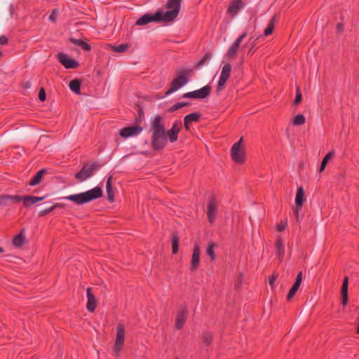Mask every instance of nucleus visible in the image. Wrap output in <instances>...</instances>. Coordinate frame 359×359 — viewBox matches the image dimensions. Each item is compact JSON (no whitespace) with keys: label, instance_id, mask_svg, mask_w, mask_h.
Returning <instances> with one entry per match:
<instances>
[{"label":"nucleus","instance_id":"nucleus-20","mask_svg":"<svg viewBox=\"0 0 359 359\" xmlns=\"http://www.w3.org/2000/svg\"><path fill=\"white\" fill-rule=\"evenodd\" d=\"M86 294L88 299L86 309L89 312H93L97 307V300L95 295L92 293L91 287L87 288Z\"/></svg>","mask_w":359,"mask_h":359},{"label":"nucleus","instance_id":"nucleus-41","mask_svg":"<svg viewBox=\"0 0 359 359\" xmlns=\"http://www.w3.org/2000/svg\"><path fill=\"white\" fill-rule=\"evenodd\" d=\"M287 222L280 221L277 225V230L280 232L283 231L285 229V228L287 227Z\"/></svg>","mask_w":359,"mask_h":359},{"label":"nucleus","instance_id":"nucleus-56","mask_svg":"<svg viewBox=\"0 0 359 359\" xmlns=\"http://www.w3.org/2000/svg\"><path fill=\"white\" fill-rule=\"evenodd\" d=\"M175 359H179L178 358H175Z\"/></svg>","mask_w":359,"mask_h":359},{"label":"nucleus","instance_id":"nucleus-25","mask_svg":"<svg viewBox=\"0 0 359 359\" xmlns=\"http://www.w3.org/2000/svg\"><path fill=\"white\" fill-rule=\"evenodd\" d=\"M24 230H22L20 233L16 235L13 239V244L18 248L21 247L25 242Z\"/></svg>","mask_w":359,"mask_h":359},{"label":"nucleus","instance_id":"nucleus-15","mask_svg":"<svg viewBox=\"0 0 359 359\" xmlns=\"http://www.w3.org/2000/svg\"><path fill=\"white\" fill-rule=\"evenodd\" d=\"M59 62L66 69H76L79 67V62L74 59L69 57L67 55L60 53L57 55Z\"/></svg>","mask_w":359,"mask_h":359},{"label":"nucleus","instance_id":"nucleus-38","mask_svg":"<svg viewBox=\"0 0 359 359\" xmlns=\"http://www.w3.org/2000/svg\"><path fill=\"white\" fill-rule=\"evenodd\" d=\"M129 46L128 43H121L118 46H114L113 50L116 53H123L125 52L128 48Z\"/></svg>","mask_w":359,"mask_h":359},{"label":"nucleus","instance_id":"nucleus-50","mask_svg":"<svg viewBox=\"0 0 359 359\" xmlns=\"http://www.w3.org/2000/svg\"><path fill=\"white\" fill-rule=\"evenodd\" d=\"M184 128L187 131H189L190 130V123L188 121H186V120L184 119Z\"/></svg>","mask_w":359,"mask_h":359},{"label":"nucleus","instance_id":"nucleus-55","mask_svg":"<svg viewBox=\"0 0 359 359\" xmlns=\"http://www.w3.org/2000/svg\"><path fill=\"white\" fill-rule=\"evenodd\" d=\"M1 56V52L0 51V57Z\"/></svg>","mask_w":359,"mask_h":359},{"label":"nucleus","instance_id":"nucleus-28","mask_svg":"<svg viewBox=\"0 0 359 359\" xmlns=\"http://www.w3.org/2000/svg\"><path fill=\"white\" fill-rule=\"evenodd\" d=\"M202 343L208 346H209L212 340V334L210 332L206 331L202 334L201 337Z\"/></svg>","mask_w":359,"mask_h":359},{"label":"nucleus","instance_id":"nucleus-34","mask_svg":"<svg viewBox=\"0 0 359 359\" xmlns=\"http://www.w3.org/2000/svg\"><path fill=\"white\" fill-rule=\"evenodd\" d=\"M300 285H298L297 283H294L292 287L290 288V291L287 293V299L290 300L297 293V290L299 288Z\"/></svg>","mask_w":359,"mask_h":359},{"label":"nucleus","instance_id":"nucleus-6","mask_svg":"<svg viewBox=\"0 0 359 359\" xmlns=\"http://www.w3.org/2000/svg\"><path fill=\"white\" fill-rule=\"evenodd\" d=\"M188 316V309L186 305H180L175 319V327L181 330L184 326Z\"/></svg>","mask_w":359,"mask_h":359},{"label":"nucleus","instance_id":"nucleus-12","mask_svg":"<svg viewBox=\"0 0 359 359\" xmlns=\"http://www.w3.org/2000/svg\"><path fill=\"white\" fill-rule=\"evenodd\" d=\"M95 169V164H86L81 170L76 173L75 178L80 182H83L93 175V172Z\"/></svg>","mask_w":359,"mask_h":359},{"label":"nucleus","instance_id":"nucleus-4","mask_svg":"<svg viewBox=\"0 0 359 359\" xmlns=\"http://www.w3.org/2000/svg\"><path fill=\"white\" fill-rule=\"evenodd\" d=\"M191 72V69H180L177 71L178 76L172 81L170 88L165 93V95H170L186 85L188 82L187 76Z\"/></svg>","mask_w":359,"mask_h":359},{"label":"nucleus","instance_id":"nucleus-43","mask_svg":"<svg viewBox=\"0 0 359 359\" xmlns=\"http://www.w3.org/2000/svg\"><path fill=\"white\" fill-rule=\"evenodd\" d=\"M83 50H86V51H89L91 50V46L90 44L84 42L83 41H82L81 45L79 46Z\"/></svg>","mask_w":359,"mask_h":359},{"label":"nucleus","instance_id":"nucleus-42","mask_svg":"<svg viewBox=\"0 0 359 359\" xmlns=\"http://www.w3.org/2000/svg\"><path fill=\"white\" fill-rule=\"evenodd\" d=\"M211 54L210 53H205L200 61V64H204L206 61H208L211 58Z\"/></svg>","mask_w":359,"mask_h":359},{"label":"nucleus","instance_id":"nucleus-22","mask_svg":"<svg viewBox=\"0 0 359 359\" xmlns=\"http://www.w3.org/2000/svg\"><path fill=\"white\" fill-rule=\"evenodd\" d=\"M348 278L345 276L341 286V303L345 306L348 302Z\"/></svg>","mask_w":359,"mask_h":359},{"label":"nucleus","instance_id":"nucleus-49","mask_svg":"<svg viewBox=\"0 0 359 359\" xmlns=\"http://www.w3.org/2000/svg\"><path fill=\"white\" fill-rule=\"evenodd\" d=\"M71 41L74 44L79 46L81 45V42H82V40H81V39H71Z\"/></svg>","mask_w":359,"mask_h":359},{"label":"nucleus","instance_id":"nucleus-24","mask_svg":"<svg viewBox=\"0 0 359 359\" xmlns=\"http://www.w3.org/2000/svg\"><path fill=\"white\" fill-rule=\"evenodd\" d=\"M276 250L278 254V258L282 260L285 254L284 245L281 241L280 237L278 238L276 241Z\"/></svg>","mask_w":359,"mask_h":359},{"label":"nucleus","instance_id":"nucleus-1","mask_svg":"<svg viewBox=\"0 0 359 359\" xmlns=\"http://www.w3.org/2000/svg\"><path fill=\"white\" fill-rule=\"evenodd\" d=\"M182 1V0H168L165 8L169 9L168 11L165 13L158 11L153 15L146 13L136 21V25H145L151 22H170L174 21L180 13Z\"/></svg>","mask_w":359,"mask_h":359},{"label":"nucleus","instance_id":"nucleus-5","mask_svg":"<svg viewBox=\"0 0 359 359\" xmlns=\"http://www.w3.org/2000/svg\"><path fill=\"white\" fill-rule=\"evenodd\" d=\"M125 340V326L123 323H119L116 326V335L114 347V351L116 355H119V353L122 349Z\"/></svg>","mask_w":359,"mask_h":359},{"label":"nucleus","instance_id":"nucleus-14","mask_svg":"<svg viewBox=\"0 0 359 359\" xmlns=\"http://www.w3.org/2000/svg\"><path fill=\"white\" fill-rule=\"evenodd\" d=\"M248 32H244L242 34H241L236 40L231 44V46L229 48L226 57L229 59H233L236 56L239 46L243 41V40L247 36Z\"/></svg>","mask_w":359,"mask_h":359},{"label":"nucleus","instance_id":"nucleus-23","mask_svg":"<svg viewBox=\"0 0 359 359\" xmlns=\"http://www.w3.org/2000/svg\"><path fill=\"white\" fill-rule=\"evenodd\" d=\"M46 172V169H41L39 170L35 175L30 180L29 184L30 186H35L39 184L41 181L43 175Z\"/></svg>","mask_w":359,"mask_h":359},{"label":"nucleus","instance_id":"nucleus-9","mask_svg":"<svg viewBox=\"0 0 359 359\" xmlns=\"http://www.w3.org/2000/svg\"><path fill=\"white\" fill-rule=\"evenodd\" d=\"M211 92V88L207 85L201 88V89L188 92L182 95L184 98H194V99H204L207 97Z\"/></svg>","mask_w":359,"mask_h":359},{"label":"nucleus","instance_id":"nucleus-47","mask_svg":"<svg viewBox=\"0 0 359 359\" xmlns=\"http://www.w3.org/2000/svg\"><path fill=\"white\" fill-rule=\"evenodd\" d=\"M278 278V276L273 274L269 280V283L270 285L273 286Z\"/></svg>","mask_w":359,"mask_h":359},{"label":"nucleus","instance_id":"nucleus-53","mask_svg":"<svg viewBox=\"0 0 359 359\" xmlns=\"http://www.w3.org/2000/svg\"><path fill=\"white\" fill-rule=\"evenodd\" d=\"M2 252H4V249L1 247H0V253H2Z\"/></svg>","mask_w":359,"mask_h":359},{"label":"nucleus","instance_id":"nucleus-16","mask_svg":"<svg viewBox=\"0 0 359 359\" xmlns=\"http://www.w3.org/2000/svg\"><path fill=\"white\" fill-rule=\"evenodd\" d=\"M244 4L242 0H232L229 2L227 13H229L232 18L237 15L239 11L244 8Z\"/></svg>","mask_w":359,"mask_h":359},{"label":"nucleus","instance_id":"nucleus-27","mask_svg":"<svg viewBox=\"0 0 359 359\" xmlns=\"http://www.w3.org/2000/svg\"><path fill=\"white\" fill-rule=\"evenodd\" d=\"M69 88L76 94L80 93L81 81L79 79H73L69 83Z\"/></svg>","mask_w":359,"mask_h":359},{"label":"nucleus","instance_id":"nucleus-30","mask_svg":"<svg viewBox=\"0 0 359 359\" xmlns=\"http://www.w3.org/2000/svg\"><path fill=\"white\" fill-rule=\"evenodd\" d=\"M201 114L200 113L194 112L185 116L184 119L186 120V121H188L189 123H191V122H197L201 118Z\"/></svg>","mask_w":359,"mask_h":359},{"label":"nucleus","instance_id":"nucleus-8","mask_svg":"<svg viewBox=\"0 0 359 359\" xmlns=\"http://www.w3.org/2000/svg\"><path fill=\"white\" fill-rule=\"evenodd\" d=\"M241 142L242 139L234 143L231 150L233 161L238 164L244 163L245 159V151L241 147Z\"/></svg>","mask_w":359,"mask_h":359},{"label":"nucleus","instance_id":"nucleus-7","mask_svg":"<svg viewBox=\"0 0 359 359\" xmlns=\"http://www.w3.org/2000/svg\"><path fill=\"white\" fill-rule=\"evenodd\" d=\"M231 71V65L230 63H226L224 65L222 69L221 74L219 79L217 83V88H216V93L217 95L219 94V93L224 89V87L226 84V82L229 79L230 76Z\"/></svg>","mask_w":359,"mask_h":359},{"label":"nucleus","instance_id":"nucleus-26","mask_svg":"<svg viewBox=\"0 0 359 359\" xmlns=\"http://www.w3.org/2000/svg\"><path fill=\"white\" fill-rule=\"evenodd\" d=\"M111 180H112V176L110 175L107 179V184H106L107 198H108L109 201L111 202L114 201V194H113V191H112Z\"/></svg>","mask_w":359,"mask_h":359},{"label":"nucleus","instance_id":"nucleus-52","mask_svg":"<svg viewBox=\"0 0 359 359\" xmlns=\"http://www.w3.org/2000/svg\"><path fill=\"white\" fill-rule=\"evenodd\" d=\"M341 25L340 24H338L337 25V29L338 30H340L341 29Z\"/></svg>","mask_w":359,"mask_h":359},{"label":"nucleus","instance_id":"nucleus-19","mask_svg":"<svg viewBox=\"0 0 359 359\" xmlns=\"http://www.w3.org/2000/svg\"><path fill=\"white\" fill-rule=\"evenodd\" d=\"M200 263V247L198 245H195L193 249L191 257L190 270L191 271L198 269Z\"/></svg>","mask_w":359,"mask_h":359},{"label":"nucleus","instance_id":"nucleus-46","mask_svg":"<svg viewBox=\"0 0 359 359\" xmlns=\"http://www.w3.org/2000/svg\"><path fill=\"white\" fill-rule=\"evenodd\" d=\"M302 280V271H299L295 279V283H297L298 285H301Z\"/></svg>","mask_w":359,"mask_h":359},{"label":"nucleus","instance_id":"nucleus-40","mask_svg":"<svg viewBox=\"0 0 359 359\" xmlns=\"http://www.w3.org/2000/svg\"><path fill=\"white\" fill-rule=\"evenodd\" d=\"M55 210V207H53V205L48 208H46V209H43L42 210H41L39 212V216L41 217H43V216H45L48 214H49L50 212H51L52 211H53Z\"/></svg>","mask_w":359,"mask_h":359},{"label":"nucleus","instance_id":"nucleus-21","mask_svg":"<svg viewBox=\"0 0 359 359\" xmlns=\"http://www.w3.org/2000/svg\"><path fill=\"white\" fill-rule=\"evenodd\" d=\"M44 198L45 196L39 197L27 195L21 196V201L22 202L23 206L27 208L31 207L32 205H34L36 203L43 201Z\"/></svg>","mask_w":359,"mask_h":359},{"label":"nucleus","instance_id":"nucleus-54","mask_svg":"<svg viewBox=\"0 0 359 359\" xmlns=\"http://www.w3.org/2000/svg\"><path fill=\"white\" fill-rule=\"evenodd\" d=\"M357 332L359 334V323H358V328H357Z\"/></svg>","mask_w":359,"mask_h":359},{"label":"nucleus","instance_id":"nucleus-3","mask_svg":"<svg viewBox=\"0 0 359 359\" xmlns=\"http://www.w3.org/2000/svg\"><path fill=\"white\" fill-rule=\"evenodd\" d=\"M102 190L100 187H96L80 194H72L62 197V199L68 200L74 202L76 205H83L93 200L101 198Z\"/></svg>","mask_w":359,"mask_h":359},{"label":"nucleus","instance_id":"nucleus-48","mask_svg":"<svg viewBox=\"0 0 359 359\" xmlns=\"http://www.w3.org/2000/svg\"><path fill=\"white\" fill-rule=\"evenodd\" d=\"M8 42V39L6 36H0V45L1 44H6Z\"/></svg>","mask_w":359,"mask_h":359},{"label":"nucleus","instance_id":"nucleus-44","mask_svg":"<svg viewBox=\"0 0 359 359\" xmlns=\"http://www.w3.org/2000/svg\"><path fill=\"white\" fill-rule=\"evenodd\" d=\"M57 16V11L56 9H54V10H53L50 15H49V20L50 21L55 22Z\"/></svg>","mask_w":359,"mask_h":359},{"label":"nucleus","instance_id":"nucleus-36","mask_svg":"<svg viewBox=\"0 0 359 359\" xmlns=\"http://www.w3.org/2000/svg\"><path fill=\"white\" fill-rule=\"evenodd\" d=\"M259 37H255V36H251L249 39V42H250V48L248 50V54H251L252 55L255 50V48L257 45V41L258 40Z\"/></svg>","mask_w":359,"mask_h":359},{"label":"nucleus","instance_id":"nucleus-51","mask_svg":"<svg viewBox=\"0 0 359 359\" xmlns=\"http://www.w3.org/2000/svg\"><path fill=\"white\" fill-rule=\"evenodd\" d=\"M53 207H55V209L56 208H64L65 205L62 204V203H55V205H53Z\"/></svg>","mask_w":359,"mask_h":359},{"label":"nucleus","instance_id":"nucleus-18","mask_svg":"<svg viewBox=\"0 0 359 359\" xmlns=\"http://www.w3.org/2000/svg\"><path fill=\"white\" fill-rule=\"evenodd\" d=\"M304 198V190L302 187H299L297 190L295 203L296 208L294 210V214L297 217H299V212L302 208L303 202Z\"/></svg>","mask_w":359,"mask_h":359},{"label":"nucleus","instance_id":"nucleus-10","mask_svg":"<svg viewBox=\"0 0 359 359\" xmlns=\"http://www.w3.org/2000/svg\"><path fill=\"white\" fill-rule=\"evenodd\" d=\"M182 128V123L181 121H176L173 123L171 128L167 132L165 135L167 137V142L169 141L171 143L177 142L178 140V135Z\"/></svg>","mask_w":359,"mask_h":359},{"label":"nucleus","instance_id":"nucleus-45","mask_svg":"<svg viewBox=\"0 0 359 359\" xmlns=\"http://www.w3.org/2000/svg\"><path fill=\"white\" fill-rule=\"evenodd\" d=\"M39 98L41 101L46 100V92L43 88H41L39 93Z\"/></svg>","mask_w":359,"mask_h":359},{"label":"nucleus","instance_id":"nucleus-39","mask_svg":"<svg viewBox=\"0 0 359 359\" xmlns=\"http://www.w3.org/2000/svg\"><path fill=\"white\" fill-rule=\"evenodd\" d=\"M302 100V93L300 92L299 87L297 86L296 96H295V99L294 100V104L297 105V104H299L301 102Z\"/></svg>","mask_w":359,"mask_h":359},{"label":"nucleus","instance_id":"nucleus-17","mask_svg":"<svg viewBox=\"0 0 359 359\" xmlns=\"http://www.w3.org/2000/svg\"><path fill=\"white\" fill-rule=\"evenodd\" d=\"M21 202V196L18 195H0V206H7L12 203H19Z\"/></svg>","mask_w":359,"mask_h":359},{"label":"nucleus","instance_id":"nucleus-37","mask_svg":"<svg viewBox=\"0 0 359 359\" xmlns=\"http://www.w3.org/2000/svg\"><path fill=\"white\" fill-rule=\"evenodd\" d=\"M190 104L189 102H176L175 104H174L170 109V111H177L180 109H181L182 107H185V106H188Z\"/></svg>","mask_w":359,"mask_h":359},{"label":"nucleus","instance_id":"nucleus-35","mask_svg":"<svg viewBox=\"0 0 359 359\" xmlns=\"http://www.w3.org/2000/svg\"><path fill=\"white\" fill-rule=\"evenodd\" d=\"M306 121L305 117L303 114H298L293 118L292 123L294 126L303 125Z\"/></svg>","mask_w":359,"mask_h":359},{"label":"nucleus","instance_id":"nucleus-32","mask_svg":"<svg viewBox=\"0 0 359 359\" xmlns=\"http://www.w3.org/2000/svg\"><path fill=\"white\" fill-rule=\"evenodd\" d=\"M333 152H329L324 156L319 169L320 172L325 170L328 161L333 156Z\"/></svg>","mask_w":359,"mask_h":359},{"label":"nucleus","instance_id":"nucleus-13","mask_svg":"<svg viewBox=\"0 0 359 359\" xmlns=\"http://www.w3.org/2000/svg\"><path fill=\"white\" fill-rule=\"evenodd\" d=\"M143 130V128L139 125H134L128 127H124L119 131V135L123 138L137 136Z\"/></svg>","mask_w":359,"mask_h":359},{"label":"nucleus","instance_id":"nucleus-11","mask_svg":"<svg viewBox=\"0 0 359 359\" xmlns=\"http://www.w3.org/2000/svg\"><path fill=\"white\" fill-rule=\"evenodd\" d=\"M218 212V203L215 197H211L207 205V215L209 222L213 224Z\"/></svg>","mask_w":359,"mask_h":359},{"label":"nucleus","instance_id":"nucleus-33","mask_svg":"<svg viewBox=\"0 0 359 359\" xmlns=\"http://www.w3.org/2000/svg\"><path fill=\"white\" fill-rule=\"evenodd\" d=\"M274 22H275V17H273L271 20L269 21L267 27L264 29V36H269L270 35L273 29H274Z\"/></svg>","mask_w":359,"mask_h":359},{"label":"nucleus","instance_id":"nucleus-2","mask_svg":"<svg viewBox=\"0 0 359 359\" xmlns=\"http://www.w3.org/2000/svg\"><path fill=\"white\" fill-rule=\"evenodd\" d=\"M151 144L154 150H162L167 145L165 128L162 117L156 116L151 124Z\"/></svg>","mask_w":359,"mask_h":359},{"label":"nucleus","instance_id":"nucleus-29","mask_svg":"<svg viewBox=\"0 0 359 359\" xmlns=\"http://www.w3.org/2000/svg\"><path fill=\"white\" fill-rule=\"evenodd\" d=\"M179 236L177 233L172 234V251L173 254H176L179 249Z\"/></svg>","mask_w":359,"mask_h":359},{"label":"nucleus","instance_id":"nucleus-31","mask_svg":"<svg viewBox=\"0 0 359 359\" xmlns=\"http://www.w3.org/2000/svg\"><path fill=\"white\" fill-rule=\"evenodd\" d=\"M215 243H210L206 248V254L209 256L211 260L214 261L216 259V255L215 253Z\"/></svg>","mask_w":359,"mask_h":359}]
</instances>
